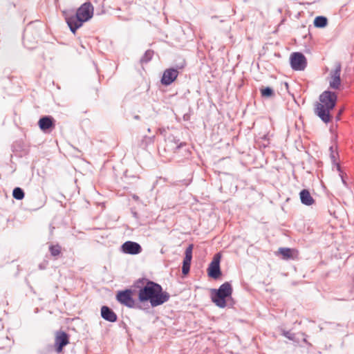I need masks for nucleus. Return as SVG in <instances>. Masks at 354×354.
I'll use <instances>...</instances> for the list:
<instances>
[{"label": "nucleus", "instance_id": "nucleus-30", "mask_svg": "<svg viewBox=\"0 0 354 354\" xmlns=\"http://www.w3.org/2000/svg\"><path fill=\"white\" fill-rule=\"evenodd\" d=\"M147 131H148L149 132H150V131H151V129L149 128V129H147Z\"/></svg>", "mask_w": 354, "mask_h": 354}, {"label": "nucleus", "instance_id": "nucleus-28", "mask_svg": "<svg viewBox=\"0 0 354 354\" xmlns=\"http://www.w3.org/2000/svg\"><path fill=\"white\" fill-rule=\"evenodd\" d=\"M135 118H136V119H138V118H139V116H138V115H137V116H136V117H135Z\"/></svg>", "mask_w": 354, "mask_h": 354}, {"label": "nucleus", "instance_id": "nucleus-27", "mask_svg": "<svg viewBox=\"0 0 354 354\" xmlns=\"http://www.w3.org/2000/svg\"><path fill=\"white\" fill-rule=\"evenodd\" d=\"M6 340L7 342H9V341H10V339H8V337H6Z\"/></svg>", "mask_w": 354, "mask_h": 354}, {"label": "nucleus", "instance_id": "nucleus-26", "mask_svg": "<svg viewBox=\"0 0 354 354\" xmlns=\"http://www.w3.org/2000/svg\"><path fill=\"white\" fill-rule=\"evenodd\" d=\"M183 145H185V143L181 142V143H180V145H178V146H177V147H176V148H177V149H178V148H180V147H182Z\"/></svg>", "mask_w": 354, "mask_h": 354}, {"label": "nucleus", "instance_id": "nucleus-10", "mask_svg": "<svg viewBox=\"0 0 354 354\" xmlns=\"http://www.w3.org/2000/svg\"><path fill=\"white\" fill-rule=\"evenodd\" d=\"M193 245L190 244L185 250V258L183 262L182 272L184 275L189 273L192 259Z\"/></svg>", "mask_w": 354, "mask_h": 354}, {"label": "nucleus", "instance_id": "nucleus-4", "mask_svg": "<svg viewBox=\"0 0 354 354\" xmlns=\"http://www.w3.org/2000/svg\"><path fill=\"white\" fill-rule=\"evenodd\" d=\"M212 300L219 308L226 306V298L231 297L232 288L229 282L223 283L218 290H212Z\"/></svg>", "mask_w": 354, "mask_h": 354}, {"label": "nucleus", "instance_id": "nucleus-18", "mask_svg": "<svg viewBox=\"0 0 354 354\" xmlns=\"http://www.w3.org/2000/svg\"><path fill=\"white\" fill-rule=\"evenodd\" d=\"M260 91L263 97H271L274 95V91L270 87H262L260 88Z\"/></svg>", "mask_w": 354, "mask_h": 354}, {"label": "nucleus", "instance_id": "nucleus-16", "mask_svg": "<svg viewBox=\"0 0 354 354\" xmlns=\"http://www.w3.org/2000/svg\"><path fill=\"white\" fill-rule=\"evenodd\" d=\"M293 250L288 248H281L279 249V252L283 256L284 259H292Z\"/></svg>", "mask_w": 354, "mask_h": 354}, {"label": "nucleus", "instance_id": "nucleus-2", "mask_svg": "<svg viewBox=\"0 0 354 354\" xmlns=\"http://www.w3.org/2000/svg\"><path fill=\"white\" fill-rule=\"evenodd\" d=\"M337 95L331 91H325L319 95V102H317L315 107V113L325 123L331 120L330 111L336 104Z\"/></svg>", "mask_w": 354, "mask_h": 354}, {"label": "nucleus", "instance_id": "nucleus-25", "mask_svg": "<svg viewBox=\"0 0 354 354\" xmlns=\"http://www.w3.org/2000/svg\"><path fill=\"white\" fill-rule=\"evenodd\" d=\"M153 138H154V136L149 137L148 139H149V142H153Z\"/></svg>", "mask_w": 354, "mask_h": 354}, {"label": "nucleus", "instance_id": "nucleus-21", "mask_svg": "<svg viewBox=\"0 0 354 354\" xmlns=\"http://www.w3.org/2000/svg\"><path fill=\"white\" fill-rule=\"evenodd\" d=\"M153 55V51L151 50H147L140 59V62L142 64L149 62L152 59Z\"/></svg>", "mask_w": 354, "mask_h": 354}, {"label": "nucleus", "instance_id": "nucleus-9", "mask_svg": "<svg viewBox=\"0 0 354 354\" xmlns=\"http://www.w3.org/2000/svg\"><path fill=\"white\" fill-rule=\"evenodd\" d=\"M121 250L125 254L134 255L140 253L142 248L139 243L128 241L122 245Z\"/></svg>", "mask_w": 354, "mask_h": 354}, {"label": "nucleus", "instance_id": "nucleus-29", "mask_svg": "<svg viewBox=\"0 0 354 354\" xmlns=\"http://www.w3.org/2000/svg\"><path fill=\"white\" fill-rule=\"evenodd\" d=\"M304 342H307V341H306V339L305 338L304 339Z\"/></svg>", "mask_w": 354, "mask_h": 354}, {"label": "nucleus", "instance_id": "nucleus-1", "mask_svg": "<svg viewBox=\"0 0 354 354\" xmlns=\"http://www.w3.org/2000/svg\"><path fill=\"white\" fill-rule=\"evenodd\" d=\"M142 281H145L146 283L138 291V299L140 302L149 301L152 307H156L169 301V294L163 291L160 284L146 279Z\"/></svg>", "mask_w": 354, "mask_h": 354}, {"label": "nucleus", "instance_id": "nucleus-20", "mask_svg": "<svg viewBox=\"0 0 354 354\" xmlns=\"http://www.w3.org/2000/svg\"><path fill=\"white\" fill-rule=\"evenodd\" d=\"M13 197L17 200H22L24 198V192L20 187H16L12 192Z\"/></svg>", "mask_w": 354, "mask_h": 354}, {"label": "nucleus", "instance_id": "nucleus-17", "mask_svg": "<svg viewBox=\"0 0 354 354\" xmlns=\"http://www.w3.org/2000/svg\"><path fill=\"white\" fill-rule=\"evenodd\" d=\"M314 25L317 28H324L327 25V19L323 16H318L314 20Z\"/></svg>", "mask_w": 354, "mask_h": 354}, {"label": "nucleus", "instance_id": "nucleus-11", "mask_svg": "<svg viewBox=\"0 0 354 354\" xmlns=\"http://www.w3.org/2000/svg\"><path fill=\"white\" fill-rule=\"evenodd\" d=\"M178 71L174 68L166 69L162 75L161 82L163 85L171 84L178 77Z\"/></svg>", "mask_w": 354, "mask_h": 354}, {"label": "nucleus", "instance_id": "nucleus-7", "mask_svg": "<svg viewBox=\"0 0 354 354\" xmlns=\"http://www.w3.org/2000/svg\"><path fill=\"white\" fill-rule=\"evenodd\" d=\"M116 299L121 304L127 307H135L136 301L132 297L131 290L127 289L125 290L119 291L116 295Z\"/></svg>", "mask_w": 354, "mask_h": 354}, {"label": "nucleus", "instance_id": "nucleus-6", "mask_svg": "<svg viewBox=\"0 0 354 354\" xmlns=\"http://www.w3.org/2000/svg\"><path fill=\"white\" fill-rule=\"evenodd\" d=\"M342 65L339 62H335V68L330 73L329 85L331 88L339 89L341 85L340 74Z\"/></svg>", "mask_w": 354, "mask_h": 354}, {"label": "nucleus", "instance_id": "nucleus-13", "mask_svg": "<svg viewBox=\"0 0 354 354\" xmlns=\"http://www.w3.org/2000/svg\"><path fill=\"white\" fill-rule=\"evenodd\" d=\"M101 316L104 320L109 322H115L118 318L115 312L106 306H103L101 308Z\"/></svg>", "mask_w": 354, "mask_h": 354}, {"label": "nucleus", "instance_id": "nucleus-24", "mask_svg": "<svg viewBox=\"0 0 354 354\" xmlns=\"http://www.w3.org/2000/svg\"><path fill=\"white\" fill-rule=\"evenodd\" d=\"M46 267V263H42L39 265V268L40 270H44Z\"/></svg>", "mask_w": 354, "mask_h": 354}, {"label": "nucleus", "instance_id": "nucleus-15", "mask_svg": "<svg viewBox=\"0 0 354 354\" xmlns=\"http://www.w3.org/2000/svg\"><path fill=\"white\" fill-rule=\"evenodd\" d=\"M300 200L302 204L305 205H312L315 203V200L311 196L309 191L308 189H302L300 193Z\"/></svg>", "mask_w": 354, "mask_h": 354}, {"label": "nucleus", "instance_id": "nucleus-3", "mask_svg": "<svg viewBox=\"0 0 354 354\" xmlns=\"http://www.w3.org/2000/svg\"><path fill=\"white\" fill-rule=\"evenodd\" d=\"M93 15V7L90 2L83 3L74 15H65L66 21L71 31L75 33L83 23L88 21Z\"/></svg>", "mask_w": 354, "mask_h": 354}, {"label": "nucleus", "instance_id": "nucleus-12", "mask_svg": "<svg viewBox=\"0 0 354 354\" xmlns=\"http://www.w3.org/2000/svg\"><path fill=\"white\" fill-rule=\"evenodd\" d=\"M68 335L67 333L63 331H59L57 333L55 337V350L57 352L59 353L62 351L63 347L68 344Z\"/></svg>", "mask_w": 354, "mask_h": 354}, {"label": "nucleus", "instance_id": "nucleus-5", "mask_svg": "<svg viewBox=\"0 0 354 354\" xmlns=\"http://www.w3.org/2000/svg\"><path fill=\"white\" fill-rule=\"evenodd\" d=\"M290 62L292 68L295 71H304L307 65L306 57L299 52L290 55Z\"/></svg>", "mask_w": 354, "mask_h": 354}, {"label": "nucleus", "instance_id": "nucleus-23", "mask_svg": "<svg viewBox=\"0 0 354 354\" xmlns=\"http://www.w3.org/2000/svg\"><path fill=\"white\" fill-rule=\"evenodd\" d=\"M329 149L330 151V158H331L333 162H335L336 156H337V153L334 150L333 146H331Z\"/></svg>", "mask_w": 354, "mask_h": 354}, {"label": "nucleus", "instance_id": "nucleus-14", "mask_svg": "<svg viewBox=\"0 0 354 354\" xmlns=\"http://www.w3.org/2000/svg\"><path fill=\"white\" fill-rule=\"evenodd\" d=\"M39 128L45 131L55 126L54 120L51 116H44L39 119L38 122Z\"/></svg>", "mask_w": 354, "mask_h": 354}, {"label": "nucleus", "instance_id": "nucleus-22", "mask_svg": "<svg viewBox=\"0 0 354 354\" xmlns=\"http://www.w3.org/2000/svg\"><path fill=\"white\" fill-rule=\"evenodd\" d=\"M282 335L286 337V338L290 339V340H292V341H295V335L294 333H292L290 331H286V330H283L282 332Z\"/></svg>", "mask_w": 354, "mask_h": 354}, {"label": "nucleus", "instance_id": "nucleus-8", "mask_svg": "<svg viewBox=\"0 0 354 354\" xmlns=\"http://www.w3.org/2000/svg\"><path fill=\"white\" fill-rule=\"evenodd\" d=\"M220 260V254H215L207 269V273L209 277L216 279L221 275Z\"/></svg>", "mask_w": 354, "mask_h": 354}, {"label": "nucleus", "instance_id": "nucleus-19", "mask_svg": "<svg viewBox=\"0 0 354 354\" xmlns=\"http://www.w3.org/2000/svg\"><path fill=\"white\" fill-rule=\"evenodd\" d=\"M49 251L53 257H57L61 254V246L58 244L50 245L49 246Z\"/></svg>", "mask_w": 354, "mask_h": 354}]
</instances>
